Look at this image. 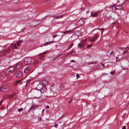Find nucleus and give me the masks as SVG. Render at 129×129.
Masks as SVG:
<instances>
[{"label": "nucleus", "instance_id": "1", "mask_svg": "<svg viewBox=\"0 0 129 129\" xmlns=\"http://www.w3.org/2000/svg\"><path fill=\"white\" fill-rule=\"evenodd\" d=\"M32 95L34 96L35 98L40 97V91L39 90L37 89H33L31 91Z\"/></svg>", "mask_w": 129, "mask_h": 129}, {"label": "nucleus", "instance_id": "2", "mask_svg": "<svg viewBox=\"0 0 129 129\" xmlns=\"http://www.w3.org/2000/svg\"><path fill=\"white\" fill-rule=\"evenodd\" d=\"M24 63L25 64H28L31 63L32 61L31 58L30 57H27L23 59Z\"/></svg>", "mask_w": 129, "mask_h": 129}, {"label": "nucleus", "instance_id": "3", "mask_svg": "<svg viewBox=\"0 0 129 129\" xmlns=\"http://www.w3.org/2000/svg\"><path fill=\"white\" fill-rule=\"evenodd\" d=\"M0 90L4 92H8L10 90V89L8 86L5 85L2 86Z\"/></svg>", "mask_w": 129, "mask_h": 129}, {"label": "nucleus", "instance_id": "4", "mask_svg": "<svg viewBox=\"0 0 129 129\" xmlns=\"http://www.w3.org/2000/svg\"><path fill=\"white\" fill-rule=\"evenodd\" d=\"M10 63V61L9 60L2 61L0 63V66L5 67L9 65Z\"/></svg>", "mask_w": 129, "mask_h": 129}, {"label": "nucleus", "instance_id": "5", "mask_svg": "<svg viewBox=\"0 0 129 129\" xmlns=\"http://www.w3.org/2000/svg\"><path fill=\"white\" fill-rule=\"evenodd\" d=\"M15 75L18 78H21L23 76L22 72L21 71H17L15 73Z\"/></svg>", "mask_w": 129, "mask_h": 129}, {"label": "nucleus", "instance_id": "6", "mask_svg": "<svg viewBox=\"0 0 129 129\" xmlns=\"http://www.w3.org/2000/svg\"><path fill=\"white\" fill-rule=\"evenodd\" d=\"M39 90H40V92L42 93V94H41V96L42 98H45L46 96L44 95L43 93H46V88L44 87L41 88Z\"/></svg>", "mask_w": 129, "mask_h": 129}, {"label": "nucleus", "instance_id": "7", "mask_svg": "<svg viewBox=\"0 0 129 129\" xmlns=\"http://www.w3.org/2000/svg\"><path fill=\"white\" fill-rule=\"evenodd\" d=\"M14 71V68L13 67H10L6 70V73L8 75H11Z\"/></svg>", "mask_w": 129, "mask_h": 129}, {"label": "nucleus", "instance_id": "8", "mask_svg": "<svg viewBox=\"0 0 129 129\" xmlns=\"http://www.w3.org/2000/svg\"><path fill=\"white\" fill-rule=\"evenodd\" d=\"M22 66V63L19 62L15 64L14 65V67H13L16 69L18 70Z\"/></svg>", "mask_w": 129, "mask_h": 129}, {"label": "nucleus", "instance_id": "9", "mask_svg": "<svg viewBox=\"0 0 129 129\" xmlns=\"http://www.w3.org/2000/svg\"><path fill=\"white\" fill-rule=\"evenodd\" d=\"M85 19L84 18H80L79 20L78 23L80 25H82L84 23Z\"/></svg>", "mask_w": 129, "mask_h": 129}, {"label": "nucleus", "instance_id": "10", "mask_svg": "<svg viewBox=\"0 0 129 129\" xmlns=\"http://www.w3.org/2000/svg\"><path fill=\"white\" fill-rule=\"evenodd\" d=\"M114 7H115V9L116 10H121L122 9V7L120 5H118L116 6L113 5L111 7V8L112 9Z\"/></svg>", "mask_w": 129, "mask_h": 129}, {"label": "nucleus", "instance_id": "11", "mask_svg": "<svg viewBox=\"0 0 129 129\" xmlns=\"http://www.w3.org/2000/svg\"><path fill=\"white\" fill-rule=\"evenodd\" d=\"M31 69V67L30 66L27 67L24 69V72L25 73H27L29 72Z\"/></svg>", "mask_w": 129, "mask_h": 129}, {"label": "nucleus", "instance_id": "12", "mask_svg": "<svg viewBox=\"0 0 129 129\" xmlns=\"http://www.w3.org/2000/svg\"><path fill=\"white\" fill-rule=\"evenodd\" d=\"M14 94H11L7 95L6 96H4V98L5 99H7L8 98H12L13 96H14Z\"/></svg>", "mask_w": 129, "mask_h": 129}, {"label": "nucleus", "instance_id": "13", "mask_svg": "<svg viewBox=\"0 0 129 129\" xmlns=\"http://www.w3.org/2000/svg\"><path fill=\"white\" fill-rule=\"evenodd\" d=\"M99 11H96L94 12L93 13L91 12V16L93 17H95L97 16L98 14L99 13Z\"/></svg>", "mask_w": 129, "mask_h": 129}, {"label": "nucleus", "instance_id": "14", "mask_svg": "<svg viewBox=\"0 0 129 129\" xmlns=\"http://www.w3.org/2000/svg\"><path fill=\"white\" fill-rule=\"evenodd\" d=\"M46 53V52L45 51L40 54L38 56L39 59H42L44 58L43 55L45 54Z\"/></svg>", "mask_w": 129, "mask_h": 129}, {"label": "nucleus", "instance_id": "15", "mask_svg": "<svg viewBox=\"0 0 129 129\" xmlns=\"http://www.w3.org/2000/svg\"><path fill=\"white\" fill-rule=\"evenodd\" d=\"M78 47L80 48H83L84 46V44L82 43L78 44Z\"/></svg>", "mask_w": 129, "mask_h": 129}, {"label": "nucleus", "instance_id": "16", "mask_svg": "<svg viewBox=\"0 0 129 129\" xmlns=\"http://www.w3.org/2000/svg\"><path fill=\"white\" fill-rule=\"evenodd\" d=\"M5 74L4 73H2L0 74V79H3L5 77Z\"/></svg>", "mask_w": 129, "mask_h": 129}, {"label": "nucleus", "instance_id": "17", "mask_svg": "<svg viewBox=\"0 0 129 129\" xmlns=\"http://www.w3.org/2000/svg\"><path fill=\"white\" fill-rule=\"evenodd\" d=\"M36 108V107L35 105H33L29 109V111H33L35 110Z\"/></svg>", "mask_w": 129, "mask_h": 129}, {"label": "nucleus", "instance_id": "18", "mask_svg": "<svg viewBox=\"0 0 129 129\" xmlns=\"http://www.w3.org/2000/svg\"><path fill=\"white\" fill-rule=\"evenodd\" d=\"M39 62V60L38 59L34 58L33 62V64L34 65L36 64Z\"/></svg>", "mask_w": 129, "mask_h": 129}, {"label": "nucleus", "instance_id": "19", "mask_svg": "<svg viewBox=\"0 0 129 129\" xmlns=\"http://www.w3.org/2000/svg\"><path fill=\"white\" fill-rule=\"evenodd\" d=\"M10 49L8 48L7 50H4L3 52L5 54L8 53L10 52Z\"/></svg>", "mask_w": 129, "mask_h": 129}, {"label": "nucleus", "instance_id": "20", "mask_svg": "<svg viewBox=\"0 0 129 129\" xmlns=\"http://www.w3.org/2000/svg\"><path fill=\"white\" fill-rule=\"evenodd\" d=\"M16 86L13 85L11 87L10 90L13 91L14 90H15L16 88Z\"/></svg>", "mask_w": 129, "mask_h": 129}, {"label": "nucleus", "instance_id": "21", "mask_svg": "<svg viewBox=\"0 0 129 129\" xmlns=\"http://www.w3.org/2000/svg\"><path fill=\"white\" fill-rule=\"evenodd\" d=\"M73 30H67L66 31L64 32H62V33H63L64 34H68L69 33H71V32H72Z\"/></svg>", "mask_w": 129, "mask_h": 129}, {"label": "nucleus", "instance_id": "22", "mask_svg": "<svg viewBox=\"0 0 129 129\" xmlns=\"http://www.w3.org/2000/svg\"><path fill=\"white\" fill-rule=\"evenodd\" d=\"M53 40L52 41L50 42H47L46 43L44 44V45L45 46L48 45L49 44H50L52 43L53 42Z\"/></svg>", "mask_w": 129, "mask_h": 129}, {"label": "nucleus", "instance_id": "23", "mask_svg": "<svg viewBox=\"0 0 129 129\" xmlns=\"http://www.w3.org/2000/svg\"><path fill=\"white\" fill-rule=\"evenodd\" d=\"M20 80L17 81L15 83H14V85L16 86L17 84L19 83L20 82Z\"/></svg>", "mask_w": 129, "mask_h": 129}, {"label": "nucleus", "instance_id": "24", "mask_svg": "<svg viewBox=\"0 0 129 129\" xmlns=\"http://www.w3.org/2000/svg\"><path fill=\"white\" fill-rule=\"evenodd\" d=\"M73 45H74V44L73 43H72L71 44V45L68 47V49H69L71 48Z\"/></svg>", "mask_w": 129, "mask_h": 129}, {"label": "nucleus", "instance_id": "25", "mask_svg": "<svg viewBox=\"0 0 129 129\" xmlns=\"http://www.w3.org/2000/svg\"><path fill=\"white\" fill-rule=\"evenodd\" d=\"M17 45L16 43H15L14 45V48L16 49L17 48Z\"/></svg>", "mask_w": 129, "mask_h": 129}, {"label": "nucleus", "instance_id": "26", "mask_svg": "<svg viewBox=\"0 0 129 129\" xmlns=\"http://www.w3.org/2000/svg\"><path fill=\"white\" fill-rule=\"evenodd\" d=\"M114 52H113L112 51L111 52V53H110V56H113L114 55Z\"/></svg>", "mask_w": 129, "mask_h": 129}, {"label": "nucleus", "instance_id": "27", "mask_svg": "<svg viewBox=\"0 0 129 129\" xmlns=\"http://www.w3.org/2000/svg\"><path fill=\"white\" fill-rule=\"evenodd\" d=\"M115 73V72L114 71H113L110 72V73L112 75H114V74Z\"/></svg>", "mask_w": 129, "mask_h": 129}, {"label": "nucleus", "instance_id": "28", "mask_svg": "<svg viewBox=\"0 0 129 129\" xmlns=\"http://www.w3.org/2000/svg\"><path fill=\"white\" fill-rule=\"evenodd\" d=\"M128 52L127 50H125L123 52V54H124L125 53H126Z\"/></svg>", "mask_w": 129, "mask_h": 129}, {"label": "nucleus", "instance_id": "29", "mask_svg": "<svg viewBox=\"0 0 129 129\" xmlns=\"http://www.w3.org/2000/svg\"><path fill=\"white\" fill-rule=\"evenodd\" d=\"M93 37H94L95 38V39H96L98 38V36L96 35V34H95L93 36Z\"/></svg>", "mask_w": 129, "mask_h": 129}, {"label": "nucleus", "instance_id": "30", "mask_svg": "<svg viewBox=\"0 0 129 129\" xmlns=\"http://www.w3.org/2000/svg\"><path fill=\"white\" fill-rule=\"evenodd\" d=\"M17 46H19L20 44V42H17L16 43Z\"/></svg>", "mask_w": 129, "mask_h": 129}, {"label": "nucleus", "instance_id": "31", "mask_svg": "<svg viewBox=\"0 0 129 129\" xmlns=\"http://www.w3.org/2000/svg\"><path fill=\"white\" fill-rule=\"evenodd\" d=\"M92 46V44H89V45H87V47L88 48H89L90 47H91Z\"/></svg>", "mask_w": 129, "mask_h": 129}, {"label": "nucleus", "instance_id": "32", "mask_svg": "<svg viewBox=\"0 0 129 129\" xmlns=\"http://www.w3.org/2000/svg\"><path fill=\"white\" fill-rule=\"evenodd\" d=\"M81 42L83 43L82 44H85L86 43V41L84 40L83 41H81Z\"/></svg>", "mask_w": 129, "mask_h": 129}, {"label": "nucleus", "instance_id": "33", "mask_svg": "<svg viewBox=\"0 0 129 129\" xmlns=\"http://www.w3.org/2000/svg\"><path fill=\"white\" fill-rule=\"evenodd\" d=\"M59 18H62L64 16V15H62L60 16H58Z\"/></svg>", "mask_w": 129, "mask_h": 129}, {"label": "nucleus", "instance_id": "34", "mask_svg": "<svg viewBox=\"0 0 129 129\" xmlns=\"http://www.w3.org/2000/svg\"><path fill=\"white\" fill-rule=\"evenodd\" d=\"M58 125L57 124H54V126L56 128H57V127H58Z\"/></svg>", "mask_w": 129, "mask_h": 129}, {"label": "nucleus", "instance_id": "35", "mask_svg": "<svg viewBox=\"0 0 129 129\" xmlns=\"http://www.w3.org/2000/svg\"><path fill=\"white\" fill-rule=\"evenodd\" d=\"M55 19H58L59 18V16H56L53 17Z\"/></svg>", "mask_w": 129, "mask_h": 129}, {"label": "nucleus", "instance_id": "36", "mask_svg": "<svg viewBox=\"0 0 129 129\" xmlns=\"http://www.w3.org/2000/svg\"><path fill=\"white\" fill-rule=\"evenodd\" d=\"M49 0H44V2H47L48 3Z\"/></svg>", "mask_w": 129, "mask_h": 129}, {"label": "nucleus", "instance_id": "37", "mask_svg": "<svg viewBox=\"0 0 129 129\" xmlns=\"http://www.w3.org/2000/svg\"><path fill=\"white\" fill-rule=\"evenodd\" d=\"M73 100L71 98L70 100L69 101V102L70 103H71L72 101Z\"/></svg>", "mask_w": 129, "mask_h": 129}, {"label": "nucleus", "instance_id": "38", "mask_svg": "<svg viewBox=\"0 0 129 129\" xmlns=\"http://www.w3.org/2000/svg\"><path fill=\"white\" fill-rule=\"evenodd\" d=\"M22 110V109H21V108H20L18 110V111L19 112H20Z\"/></svg>", "mask_w": 129, "mask_h": 129}, {"label": "nucleus", "instance_id": "39", "mask_svg": "<svg viewBox=\"0 0 129 129\" xmlns=\"http://www.w3.org/2000/svg\"><path fill=\"white\" fill-rule=\"evenodd\" d=\"M126 127L125 126H123L122 128V129H126Z\"/></svg>", "mask_w": 129, "mask_h": 129}, {"label": "nucleus", "instance_id": "40", "mask_svg": "<svg viewBox=\"0 0 129 129\" xmlns=\"http://www.w3.org/2000/svg\"><path fill=\"white\" fill-rule=\"evenodd\" d=\"M57 36V35H53V39H54V38H55Z\"/></svg>", "mask_w": 129, "mask_h": 129}, {"label": "nucleus", "instance_id": "41", "mask_svg": "<svg viewBox=\"0 0 129 129\" xmlns=\"http://www.w3.org/2000/svg\"><path fill=\"white\" fill-rule=\"evenodd\" d=\"M79 75L78 74H77L76 75V77L77 78H79Z\"/></svg>", "mask_w": 129, "mask_h": 129}, {"label": "nucleus", "instance_id": "42", "mask_svg": "<svg viewBox=\"0 0 129 129\" xmlns=\"http://www.w3.org/2000/svg\"><path fill=\"white\" fill-rule=\"evenodd\" d=\"M91 39H92V40H92L93 41H94V40H95V39H95V38L94 37H93V38H92Z\"/></svg>", "mask_w": 129, "mask_h": 129}, {"label": "nucleus", "instance_id": "43", "mask_svg": "<svg viewBox=\"0 0 129 129\" xmlns=\"http://www.w3.org/2000/svg\"><path fill=\"white\" fill-rule=\"evenodd\" d=\"M124 48V49H129V48L128 47H126L125 48Z\"/></svg>", "mask_w": 129, "mask_h": 129}, {"label": "nucleus", "instance_id": "44", "mask_svg": "<svg viewBox=\"0 0 129 129\" xmlns=\"http://www.w3.org/2000/svg\"><path fill=\"white\" fill-rule=\"evenodd\" d=\"M92 40H93L92 39H90L89 41H90L91 42H92L93 41Z\"/></svg>", "mask_w": 129, "mask_h": 129}, {"label": "nucleus", "instance_id": "45", "mask_svg": "<svg viewBox=\"0 0 129 129\" xmlns=\"http://www.w3.org/2000/svg\"><path fill=\"white\" fill-rule=\"evenodd\" d=\"M101 64H102V66L103 67H104V64L103 63H101Z\"/></svg>", "mask_w": 129, "mask_h": 129}, {"label": "nucleus", "instance_id": "46", "mask_svg": "<svg viewBox=\"0 0 129 129\" xmlns=\"http://www.w3.org/2000/svg\"><path fill=\"white\" fill-rule=\"evenodd\" d=\"M71 62H75V61L73 60H72L71 61Z\"/></svg>", "mask_w": 129, "mask_h": 129}, {"label": "nucleus", "instance_id": "47", "mask_svg": "<svg viewBox=\"0 0 129 129\" xmlns=\"http://www.w3.org/2000/svg\"><path fill=\"white\" fill-rule=\"evenodd\" d=\"M116 60H117L118 59H119V58L118 57H116Z\"/></svg>", "mask_w": 129, "mask_h": 129}, {"label": "nucleus", "instance_id": "48", "mask_svg": "<svg viewBox=\"0 0 129 129\" xmlns=\"http://www.w3.org/2000/svg\"><path fill=\"white\" fill-rule=\"evenodd\" d=\"M4 107H1L0 108V109H4Z\"/></svg>", "mask_w": 129, "mask_h": 129}, {"label": "nucleus", "instance_id": "49", "mask_svg": "<svg viewBox=\"0 0 129 129\" xmlns=\"http://www.w3.org/2000/svg\"><path fill=\"white\" fill-rule=\"evenodd\" d=\"M103 30H102V31H101V35H102V34H103Z\"/></svg>", "mask_w": 129, "mask_h": 129}, {"label": "nucleus", "instance_id": "50", "mask_svg": "<svg viewBox=\"0 0 129 129\" xmlns=\"http://www.w3.org/2000/svg\"><path fill=\"white\" fill-rule=\"evenodd\" d=\"M49 108V106L47 105V106H46V108L48 109Z\"/></svg>", "mask_w": 129, "mask_h": 129}, {"label": "nucleus", "instance_id": "51", "mask_svg": "<svg viewBox=\"0 0 129 129\" xmlns=\"http://www.w3.org/2000/svg\"><path fill=\"white\" fill-rule=\"evenodd\" d=\"M98 29L99 30H103V29H102V28H98Z\"/></svg>", "mask_w": 129, "mask_h": 129}, {"label": "nucleus", "instance_id": "52", "mask_svg": "<svg viewBox=\"0 0 129 129\" xmlns=\"http://www.w3.org/2000/svg\"><path fill=\"white\" fill-rule=\"evenodd\" d=\"M2 103V101H1L0 102V105H1Z\"/></svg>", "mask_w": 129, "mask_h": 129}, {"label": "nucleus", "instance_id": "53", "mask_svg": "<svg viewBox=\"0 0 129 129\" xmlns=\"http://www.w3.org/2000/svg\"><path fill=\"white\" fill-rule=\"evenodd\" d=\"M89 11H87L86 12V13H88L89 12Z\"/></svg>", "mask_w": 129, "mask_h": 129}, {"label": "nucleus", "instance_id": "54", "mask_svg": "<svg viewBox=\"0 0 129 129\" xmlns=\"http://www.w3.org/2000/svg\"><path fill=\"white\" fill-rule=\"evenodd\" d=\"M119 48L120 49H121V48H122V47H119Z\"/></svg>", "mask_w": 129, "mask_h": 129}, {"label": "nucleus", "instance_id": "55", "mask_svg": "<svg viewBox=\"0 0 129 129\" xmlns=\"http://www.w3.org/2000/svg\"><path fill=\"white\" fill-rule=\"evenodd\" d=\"M60 54H59V55L58 56H59Z\"/></svg>", "mask_w": 129, "mask_h": 129}, {"label": "nucleus", "instance_id": "56", "mask_svg": "<svg viewBox=\"0 0 129 129\" xmlns=\"http://www.w3.org/2000/svg\"><path fill=\"white\" fill-rule=\"evenodd\" d=\"M114 24H115V23H112V24L114 25Z\"/></svg>", "mask_w": 129, "mask_h": 129}, {"label": "nucleus", "instance_id": "57", "mask_svg": "<svg viewBox=\"0 0 129 129\" xmlns=\"http://www.w3.org/2000/svg\"><path fill=\"white\" fill-rule=\"evenodd\" d=\"M27 83H26V86H27Z\"/></svg>", "mask_w": 129, "mask_h": 129}, {"label": "nucleus", "instance_id": "58", "mask_svg": "<svg viewBox=\"0 0 129 129\" xmlns=\"http://www.w3.org/2000/svg\"><path fill=\"white\" fill-rule=\"evenodd\" d=\"M78 14V13H77V14H76V15H77Z\"/></svg>", "mask_w": 129, "mask_h": 129}, {"label": "nucleus", "instance_id": "59", "mask_svg": "<svg viewBox=\"0 0 129 129\" xmlns=\"http://www.w3.org/2000/svg\"><path fill=\"white\" fill-rule=\"evenodd\" d=\"M61 84H62V83H61Z\"/></svg>", "mask_w": 129, "mask_h": 129}]
</instances>
